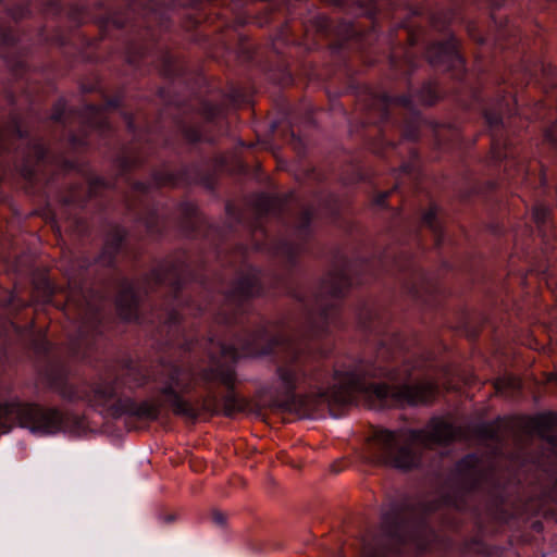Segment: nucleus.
<instances>
[{
    "label": "nucleus",
    "instance_id": "nucleus-62",
    "mask_svg": "<svg viewBox=\"0 0 557 557\" xmlns=\"http://www.w3.org/2000/svg\"><path fill=\"white\" fill-rule=\"evenodd\" d=\"M408 39L410 40V45L414 44L413 37L411 34H408Z\"/></svg>",
    "mask_w": 557,
    "mask_h": 557
},
{
    "label": "nucleus",
    "instance_id": "nucleus-12",
    "mask_svg": "<svg viewBox=\"0 0 557 557\" xmlns=\"http://www.w3.org/2000/svg\"><path fill=\"white\" fill-rule=\"evenodd\" d=\"M262 293L261 272L249 264H243L231 285L223 290L224 305L218 313V321L225 324H243V315L247 312L249 300Z\"/></svg>",
    "mask_w": 557,
    "mask_h": 557
},
{
    "label": "nucleus",
    "instance_id": "nucleus-10",
    "mask_svg": "<svg viewBox=\"0 0 557 557\" xmlns=\"http://www.w3.org/2000/svg\"><path fill=\"white\" fill-rule=\"evenodd\" d=\"M48 158V151L40 141H32L22 127L18 113L11 112L0 125V168L14 165L26 180L40 171Z\"/></svg>",
    "mask_w": 557,
    "mask_h": 557
},
{
    "label": "nucleus",
    "instance_id": "nucleus-61",
    "mask_svg": "<svg viewBox=\"0 0 557 557\" xmlns=\"http://www.w3.org/2000/svg\"><path fill=\"white\" fill-rule=\"evenodd\" d=\"M47 289H48V292H49V293H48V296H49V297H50V296H52L53 290H52V287H51L48 283H47Z\"/></svg>",
    "mask_w": 557,
    "mask_h": 557
},
{
    "label": "nucleus",
    "instance_id": "nucleus-30",
    "mask_svg": "<svg viewBox=\"0 0 557 557\" xmlns=\"http://www.w3.org/2000/svg\"><path fill=\"white\" fill-rule=\"evenodd\" d=\"M454 13L451 11H437L430 17V22L433 28L442 32L451 23Z\"/></svg>",
    "mask_w": 557,
    "mask_h": 557
},
{
    "label": "nucleus",
    "instance_id": "nucleus-35",
    "mask_svg": "<svg viewBox=\"0 0 557 557\" xmlns=\"http://www.w3.org/2000/svg\"><path fill=\"white\" fill-rule=\"evenodd\" d=\"M550 218V211L547 207L540 205L533 209V220L537 226L545 225Z\"/></svg>",
    "mask_w": 557,
    "mask_h": 557
},
{
    "label": "nucleus",
    "instance_id": "nucleus-13",
    "mask_svg": "<svg viewBox=\"0 0 557 557\" xmlns=\"http://www.w3.org/2000/svg\"><path fill=\"white\" fill-rule=\"evenodd\" d=\"M516 99L512 96H504L495 108L484 109V119L491 133V158L494 161L508 160L516 158V148L504 138L503 115H511L515 110Z\"/></svg>",
    "mask_w": 557,
    "mask_h": 557
},
{
    "label": "nucleus",
    "instance_id": "nucleus-33",
    "mask_svg": "<svg viewBox=\"0 0 557 557\" xmlns=\"http://www.w3.org/2000/svg\"><path fill=\"white\" fill-rule=\"evenodd\" d=\"M160 71L165 77H173L178 74L176 61L171 54L165 53L162 55Z\"/></svg>",
    "mask_w": 557,
    "mask_h": 557
},
{
    "label": "nucleus",
    "instance_id": "nucleus-42",
    "mask_svg": "<svg viewBox=\"0 0 557 557\" xmlns=\"http://www.w3.org/2000/svg\"><path fill=\"white\" fill-rule=\"evenodd\" d=\"M545 138L557 148V120L546 129Z\"/></svg>",
    "mask_w": 557,
    "mask_h": 557
},
{
    "label": "nucleus",
    "instance_id": "nucleus-25",
    "mask_svg": "<svg viewBox=\"0 0 557 557\" xmlns=\"http://www.w3.org/2000/svg\"><path fill=\"white\" fill-rule=\"evenodd\" d=\"M326 3L343 10H351L357 7L363 14L374 20L377 14L379 8L376 0H324Z\"/></svg>",
    "mask_w": 557,
    "mask_h": 557
},
{
    "label": "nucleus",
    "instance_id": "nucleus-53",
    "mask_svg": "<svg viewBox=\"0 0 557 557\" xmlns=\"http://www.w3.org/2000/svg\"><path fill=\"white\" fill-rule=\"evenodd\" d=\"M380 133H381V136H382L381 141H382V143H384V145H385L386 147H392V148H393V147H394V143H393V141H389V140H385V138H384V136H385V135H384V131H383V129H380Z\"/></svg>",
    "mask_w": 557,
    "mask_h": 557
},
{
    "label": "nucleus",
    "instance_id": "nucleus-51",
    "mask_svg": "<svg viewBox=\"0 0 557 557\" xmlns=\"http://www.w3.org/2000/svg\"><path fill=\"white\" fill-rule=\"evenodd\" d=\"M374 261H363L359 265L362 268L364 272H371L373 269Z\"/></svg>",
    "mask_w": 557,
    "mask_h": 557
},
{
    "label": "nucleus",
    "instance_id": "nucleus-7",
    "mask_svg": "<svg viewBox=\"0 0 557 557\" xmlns=\"http://www.w3.org/2000/svg\"><path fill=\"white\" fill-rule=\"evenodd\" d=\"M294 195L288 194L283 198L268 194H259L251 201L255 221L251 224L252 235L259 232L267 236L263 227V219L268 214L283 215L288 213L286 223L290 227L293 239H280L271 245L275 256L286 259L288 265L296 263L297 257L306 249V244L313 234L312 220L317 215V209L312 205L293 203Z\"/></svg>",
    "mask_w": 557,
    "mask_h": 557
},
{
    "label": "nucleus",
    "instance_id": "nucleus-59",
    "mask_svg": "<svg viewBox=\"0 0 557 557\" xmlns=\"http://www.w3.org/2000/svg\"><path fill=\"white\" fill-rule=\"evenodd\" d=\"M476 336H478V332H476V331H472V332H470V333H469V337H470L471 339L476 338Z\"/></svg>",
    "mask_w": 557,
    "mask_h": 557
},
{
    "label": "nucleus",
    "instance_id": "nucleus-45",
    "mask_svg": "<svg viewBox=\"0 0 557 557\" xmlns=\"http://www.w3.org/2000/svg\"><path fill=\"white\" fill-rule=\"evenodd\" d=\"M337 211H338L337 199L334 196H329L326 213L330 215H335L337 213Z\"/></svg>",
    "mask_w": 557,
    "mask_h": 557
},
{
    "label": "nucleus",
    "instance_id": "nucleus-27",
    "mask_svg": "<svg viewBox=\"0 0 557 557\" xmlns=\"http://www.w3.org/2000/svg\"><path fill=\"white\" fill-rule=\"evenodd\" d=\"M500 428L502 419L497 418L494 421L478 424L474 428V434L482 440L500 442Z\"/></svg>",
    "mask_w": 557,
    "mask_h": 557
},
{
    "label": "nucleus",
    "instance_id": "nucleus-44",
    "mask_svg": "<svg viewBox=\"0 0 557 557\" xmlns=\"http://www.w3.org/2000/svg\"><path fill=\"white\" fill-rule=\"evenodd\" d=\"M212 520L215 524L220 525V527H224L226 525V515L224 512H222L221 510L219 509H213L212 512Z\"/></svg>",
    "mask_w": 557,
    "mask_h": 557
},
{
    "label": "nucleus",
    "instance_id": "nucleus-39",
    "mask_svg": "<svg viewBox=\"0 0 557 557\" xmlns=\"http://www.w3.org/2000/svg\"><path fill=\"white\" fill-rule=\"evenodd\" d=\"M511 484V481L508 482V485L506 486H495L494 490H493V496L495 498V503L496 505H502L505 503V499H506V496L508 495V490H509V486Z\"/></svg>",
    "mask_w": 557,
    "mask_h": 557
},
{
    "label": "nucleus",
    "instance_id": "nucleus-52",
    "mask_svg": "<svg viewBox=\"0 0 557 557\" xmlns=\"http://www.w3.org/2000/svg\"><path fill=\"white\" fill-rule=\"evenodd\" d=\"M143 55H144V54H143L141 52L139 53V55H138V57L133 55V54L129 52V53H128V55H127V61H128V63H131V64H136L137 60H138L139 58H143Z\"/></svg>",
    "mask_w": 557,
    "mask_h": 557
},
{
    "label": "nucleus",
    "instance_id": "nucleus-19",
    "mask_svg": "<svg viewBox=\"0 0 557 557\" xmlns=\"http://www.w3.org/2000/svg\"><path fill=\"white\" fill-rule=\"evenodd\" d=\"M395 267L399 271H410L412 282L407 283L408 293L416 299L426 301L425 295H430L435 290V285L431 283L425 274L421 272L416 264L410 260L407 252L401 251L395 259Z\"/></svg>",
    "mask_w": 557,
    "mask_h": 557
},
{
    "label": "nucleus",
    "instance_id": "nucleus-24",
    "mask_svg": "<svg viewBox=\"0 0 557 557\" xmlns=\"http://www.w3.org/2000/svg\"><path fill=\"white\" fill-rule=\"evenodd\" d=\"M420 228H428L433 235L434 245L438 247L442 243V222L438 218V208L431 205L421 215Z\"/></svg>",
    "mask_w": 557,
    "mask_h": 557
},
{
    "label": "nucleus",
    "instance_id": "nucleus-40",
    "mask_svg": "<svg viewBox=\"0 0 557 557\" xmlns=\"http://www.w3.org/2000/svg\"><path fill=\"white\" fill-rule=\"evenodd\" d=\"M494 386L497 392H503L506 388H513L516 387V380L512 377L509 379H497L494 383Z\"/></svg>",
    "mask_w": 557,
    "mask_h": 557
},
{
    "label": "nucleus",
    "instance_id": "nucleus-21",
    "mask_svg": "<svg viewBox=\"0 0 557 557\" xmlns=\"http://www.w3.org/2000/svg\"><path fill=\"white\" fill-rule=\"evenodd\" d=\"M180 224L187 235H191L200 228L203 218L199 213L198 207L190 201H184L178 207Z\"/></svg>",
    "mask_w": 557,
    "mask_h": 557
},
{
    "label": "nucleus",
    "instance_id": "nucleus-47",
    "mask_svg": "<svg viewBox=\"0 0 557 557\" xmlns=\"http://www.w3.org/2000/svg\"><path fill=\"white\" fill-rule=\"evenodd\" d=\"M230 97H231V101L234 104H239L245 101V96L242 92H239L238 90H233L230 94Z\"/></svg>",
    "mask_w": 557,
    "mask_h": 557
},
{
    "label": "nucleus",
    "instance_id": "nucleus-22",
    "mask_svg": "<svg viewBox=\"0 0 557 557\" xmlns=\"http://www.w3.org/2000/svg\"><path fill=\"white\" fill-rule=\"evenodd\" d=\"M147 371L137 364L127 366L123 372L115 379L117 385L127 386L129 389L140 387L148 382Z\"/></svg>",
    "mask_w": 557,
    "mask_h": 557
},
{
    "label": "nucleus",
    "instance_id": "nucleus-15",
    "mask_svg": "<svg viewBox=\"0 0 557 557\" xmlns=\"http://www.w3.org/2000/svg\"><path fill=\"white\" fill-rule=\"evenodd\" d=\"M121 104V98L114 97L108 99L103 104H86L79 113V123L82 124L81 134H71L70 143L77 149L88 145L87 136L89 132H97L103 137L112 135L113 129L108 122L107 111L116 109Z\"/></svg>",
    "mask_w": 557,
    "mask_h": 557
},
{
    "label": "nucleus",
    "instance_id": "nucleus-6",
    "mask_svg": "<svg viewBox=\"0 0 557 557\" xmlns=\"http://www.w3.org/2000/svg\"><path fill=\"white\" fill-rule=\"evenodd\" d=\"M460 431L454 424L434 419L430 430H395L377 428L372 432L368 444L369 459L376 465L400 470H410L420 462L416 444L431 447L446 445L459 437Z\"/></svg>",
    "mask_w": 557,
    "mask_h": 557
},
{
    "label": "nucleus",
    "instance_id": "nucleus-63",
    "mask_svg": "<svg viewBox=\"0 0 557 557\" xmlns=\"http://www.w3.org/2000/svg\"><path fill=\"white\" fill-rule=\"evenodd\" d=\"M12 302V296H9L8 301L4 304V306H9Z\"/></svg>",
    "mask_w": 557,
    "mask_h": 557
},
{
    "label": "nucleus",
    "instance_id": "nucleus-60",
    "mask_svg": "<svg viewBox=\"0 0 557 557\" xmlns=\"http://www.w3.org/2000/svg\"><path fill=\"white\" fill-rule=\"evenodd\" d=\"M410 156L412 159H417V157H418L417 151L414 149H410Z\"/></svg>",
    "mask_w": 557,
    "mask_h": 557
},
{
    "label": "nucleus",
    "instance_id": "nucleus-36",
    "mask_svg": "<svg viewBox=\"0 0 557 557\" xmlns=\"http://www.w3.org/2000/svg\"><path fill=\"white\" fill-rule=\"evenodd\" d=\"M32 348L37 355L46 356L50 351V343L44 336H37L32 341Z\"/></svg>",
    "mask_w": 557,
    "mask_h": 557
},
{
    "label": "nucleus",
    "instance_id": "nucleus-41",
    "mask_svg": "<svg viewBox=\"0 0 557 557\" xmlns=\"http://www.w3.org/2000/svg\"><path fill=\"white\" fill-rule=\"evenodd\" d=\"M47 376L54 383H60L65 376L63 367H58L55 370H47Z\"/></svg>",
    "mask_w": 557,
    "mask_h": 557
},
{
    "label": "nucleus",
    "instance_id": "nucleus-46",
    "mask_svg": "<svg viewBox=\"0 0 557 557\" xmlns=\"http://www.w3.org/2000/svg\"><path fill=\"white\" fill-rule=\"evenodd\" d=\"M398 186L395 185L393 189L391 190H386V191H382L380 193L375 199H374V203L377 205V206H384L385 205V200L386 198L397 188Z\"/></svg>",
    "mask_w": 557,
    "mask_h": 557
},
{
    "label": "nucleus",
    "instance_id": "nucleus-14",
    "mask_svg": "<svg viewBox=\"0 0 557 557\" xmlns=\"http://www.w3.org/2000/svg\"><path fill=\"white\" fill-rule=\"evenodd\" d=\"M197 110L203 117V122L195 117L183 119L177 122V129L188 144L213 143L214 136L210 134L207 126L211 125L221 131V122L225 117V106L205 100L200 102Z\"/></svg>",
    "mask_w": 557,
    "mask_h": 557
},
{
    "label": "nucleus",
    "instance_id": "nucleus-26",
    "mask_svg": "<svg viewBox=\"0 0 557 557\" xmlns=\"http://www.w3.org/2000/svg\"><path fill=\"white\" fill-rule=\"evenodd\" d=\"M540 71L541 77L539 78V83L545 88V89H553L557 87V72L555 71V67H553L552 64L541 63L536 66L534 72L528 71L524 74V81L525 84H529L533 77L535 76V73Z\"/></svg>",
    "mask_w": 557,
    "mask_h": 557
},
{
    "label": "nucleus",
    "instance_id": "nucleus-64",
    "mask_svg": "<svg viewBox=\"0 0 557 557\" xmlns=\"http://www.w3.org/2000/svg\"><path fill=\"white\" fill-rule=\"evenodd\" d=\"M373 149H374L375 153H377V154L382 153V151L380 149H377L376 147H374Z\"/></svg>",
    "mask_w": 557,
    "mask_h": 557
},
{
    "label": "nucleus",
    "instance_id": "nucleus-28",
    "mask_svg": "<svg viewBox=\"0 0 557 557\" xmlns=\"http://www.w3.org/2000/svg\"><path fill=\"white\" fill-rule=\"evenodd\" d=\"M419 102L424 106H432L438 99L437 87L435 83L428 82L422 85L416 95Z\"/></svg>",
    "mask_w": 557,
    "mask_h": 557
},
{
    "label": "nucleus",
    "instance_id": "nucleus-32",
    "mask_svg": "<svg viewBox=\"0 0 557 557\" xmlns=\"http://www.w3.org/2000/svg\"><path fill=\"white\" fill-rule=\"evenodd\" d=\"M435 139L438 146L446 145L458 137V131L451 126H438L434 128Z\"/></svg>",
    "mask_w": 557,
    "mask_h": 557
},
{
    "label": "nucleus",
    "instance_id": "nucleus-38",
    "mask_svg": "<svg viewBox=\"0 0 557 557\" xmlns=\"http://www.w3.org/2000/svg\"><path fill=\"white\" fill-rule=\"evenodd\" d=\"M29 14V9L27 5L18 4L11 9H9V15L14 20L15 22H18L23 18H25Z\"/></svg>",
    "mask_w": 557,
    "mask_h": 557
},
{
    "label": "nucleus",
    "instance_id": "nucleus-4",
    "mask_svg": "<svg viewBox=\"0 0 557 557\" xmlns=\"http://www.w3.org/2000/svg\"><path fill=\"white\" fill-rule=\"evenodd\" d=\"M125 230L113 226L107 235L103 248L95 260L96 264L109 268L112 284L117 288L115 306L119 315L127 321L138 318V304L140 293L148 295L161 286L169 288V300L164 309L158 313L161 323L173 326L180 323L181 313L174 305L178 300V293L183 283L189 276L188 256L185 251H177L159 262L149 273L136 283L121 276L114 269L115 257L125 239Z\"/></svg>",
    "mask_w": 557,
    "mask_h": 557
},
{
    "label": "nucleus",
    "instance_id": "nucleus-54",
    "mask_svg": "<svg viewBox=\"0 0 557 557\" xmlns=\"http://www.w3.org/2000/svg\"><path fill=\"white\" fill-rule=\"evenodd\" d=\"M83 92H92L95 90V86H86L82 85Z\"/></svg>",
    "mask_w": 557,
    "mask_h": 557
},
{
    "label": "nucleus",
    "instance_id": "nucleus-3",
    "mask_svg": "<svg viewBox=\"0 0 557 557\" xmlns=\"http://www.w3.org/2000/svg\"><path fill=\"white\" fill-rule=\"evenodd\" d=\"M338 383L319 393L320 403H326L330 410L357 401L363 396L371 407H413L433 401L438 386L432 381L411 383L408 374L381 364L360 362L351 371L339 374Z\"/></svg>",
    "mask_w": 557,
    "mask_h": 557
},
{
    "label": "nucleus",
    "instance_id": "nucleus-16",
    "mask_svg": "<svg viewBox=\"0 0 557 557\" xmlns=\"http://www.w3.org/2000/svg\"><path fill=\"white\" fill-rule=\"evenodd\" d=\"M113 185L102 177H94L85 183H74L69 185L59 195V202L64 214L71 216V210L84 208L87 200L102 195L103 191L112 188Z\"/></svg>",
    "mask_w": 557,
    "mask_h": 557
},
{
    "label": "nucleus",
    "instance_id": "nucleus-18",
    "mask_svg": "<svg viewBox=\"0 0 557 557\" xmlns=\"http://www.w3.org/2000/svg\"><path fill=\"white\" fill-rule=\"evenodd\" d=\"M145 135L137 134L135 139L125 146L117 156L115 163L121 175L140 168L154 151V146Z\"/></svg>",
    "mask_w": 557,
    "mask_h": 557
},
{
    "label": "nucleus",
    "instance_id": "nucleus-11",
    "mask_svg": "<svg viewBox=\"0 0 557 557\" xmlns=\"http://www.w3.org/2000/svg\"><path fill=\"white\" fill-rule=\"evenodd\" d=\"M400 107L411 113L406 119L401 132L404 139L416 141L420 136L421 116L412 111L411 95L389 97L386 94H376L370 89L360 91L356 100V110L362 115V125H376L388 119L394 108Z\"/></svg>",
    "mask_w": 557,
    "mask_h": 557
},
{
    "label": "nucleus",
    "instance_id": "nucleus-37",
    "mask_svg": "<svg viewBox=\"0 0 557 557\" xmlns=\"http://www.w3.org/2000/svg\"><path fill=\"white\" fill-rule=\"evenodd\" d=\"M65 102L64 100L60 99L57 101L52 108V113L50 115V119L54 122H63V117L65 115ZM64 123H66L64 121Z\"/></svg>",
    "mask_w": 557,
    "mask_h": 557
},
{
    "label": "nucleus",
    "instance_id": "nucleus-31",
    "mask_svg": "<svg viewBox=\"0 0 557 557\" xmlns=\"http://www.w3.org/2000/svg\"><path fill=\"white\" fill-rule=\"evenodd\" d=\"M391 66L396 70H401L405 74H410L414 69L413 57L408 52L405 53L404 60H398L395 52L391 54L389 58Z\"/></svg>",
    "mask_w": 557,
    "mask_h": 557
},
{
    "label": "nucleus",
    "instance_id": "nucleus-34",
    "mask_svg": "<svg viewBox=\"0 0 557 557\" xmlns=\"http://www.w3.org/2000/svg\"><path fill=\"white\" fill-rule=\"evenodd\" d=\"M15 41L16 37L13 29L7 25L4 20L0 18V46L11 47Z\"/></svg>",
    "mask_w": 557,
    "mask_h": 557
},
{
    "label": "nucleus",
    "instance_id": "nucleus-29",
    "mask_svg": "<svg viewBox=\"0 0 557 557\" xmlns=\"http://www.w3.org/2000/svg\"><path fill=\"white\" fill-rule=\"evenodd\" d=\"M311 29L321 36H327L332 30V21L325 15H317L306 26L307 32Z\"/></svg>",
    "mask_w": 557,
    "mask_h": 557
},
{
    "label": "nucleus",
    "instance_id": "nucleus-43",
    "mask_svg": "<svg viewBox=\"0 0 557 557\" xmlns=\"http://www.w3.org/2000/svg\"><path fill=\"white\" fill-rule=\"evenodd\" d=\"M247 252V248L244 245H238L235 250L232 252L231 263L242 261L245 258Z\"/></svg>",
    "mask_w": 557,
    "mask_h": 557
},
{
    "label": "nucleus",
    "instance_id": "nucleus-9",
    "mask_svg": "<svg viewBox=\"0 0 557 557\" xmlns=\"http://www.w3.org/2000/svg\"><path fill=\"white\" fill-rule=\"evenodd\" d=\"M63 310L77 325V337L71 343L73 356L88 358L102 336L100 305L89 295L81 277L69 276V290Z\"/></svg>",
    "mask_w": 557,
    "mask_h": 557
},
{
    "label": "nucleus",
    "instance_id": "nucleus-1",
    "mask_svg": "<svg viewBox=\"0 0 557 557\" xmlns=\"http://www.w3.org/2000/svg\"><path fill=\"white\" fill-rule=\"evenodd\" d=\"M357 268L345 257L335 259L331 270L322 278L317 292L310 296L295 289L293 296L304 306L306 326L301 338L285 333H273V325L255 318L253 329L243 327L231 344L216 343L210 350L211 364L195 373L190 368L163 364L153 375L154 388L150 399L136 401L131 397H117L112 406L113 416L156 421L162 409L174 416L196 421L201 412L233 417L247 408L245 398L234 389L236 373L233 367L244 356L275 354L280 359L276 373L278 385L271 406L284 412L305 414L308 397L301 391L322 380L319 359L329 350L317 349L315 339L339 326L337 299L352 285L351 272Z\"/></svg>",
    "mask_w": 557,
    "mask_h": 557
},
{
    "label": "nucleus",
    "instance_id": "nucleus-48",
    "mask_svg": "<svg viewBox=\"0 0 557 557\" xmlns=\"http://www.w3.org/2000/svg\"><path fill=\"white\" fill-rule=\"evenodd\" d=\"M416 165L413 162H407V163H404L401 166H400V171L401 172H405V173H410L414 170Z\"/></svg>",
    "mask_w": 557,
    "mask_h": 557
},
{
    "label": "nucleus",
    "instance_id": "nucleus-57",
    "mask_svg": "<svg viewBox=\"0 0 557 557\" xmlns=\"http://www.w3.org/2000/svg\"><path fill=\"white\" fill-rule=\"evenodd\" d=\"M78 267L81 269H87L89 267V263L86 260H82L78 262Z\"/></svg>",
    "mask_w": 557,
    "mask_h": 557
},
{
    "label": "nucleus",
    "instance_id": "nucleus-23",
    "mask_svg": "<svg viewBox=\"0 0 557 557\" xmlns=\"http://www.w3.org/2000/svg\"><path fill=\"white\" fill-rule=\"evenodd\" d=\"M119 388L120 386L116 381L111 383H98L91 388L88 400L92 406H106L113 398L117 397Z\"/></svg>",
    "mask_w": 557,
    "mask_h": 557
},
{
    "label": "nucleus",
    "instance_id": "nucleus-55",
    "mask_svg": "<svg viewBox=\"0 0 557 557\" xmlns=\"http://www.w3.org/2000/svg\"><path fill=\"white\" fill-rule=\"evenodd\" d=\"M493 8H500L503 4V0H490Z\"/></svg>",
    "mask_w": 557,
    "mask_h": 557
},
{
    "label": "nucleus",
    "instance_id": "nucleus-56",
    "mask_svg": "<svg viewBox=\"0 0 557 557\" xmlns=\"http://www.w3.org/2000/svg\"><path fill=\"white\" fill-rule=\"evenodd\" d=\"M77 227L79 228V232H83L85 228V222L82 220H76Z\"/></svg>",
    "mask_w": 557,
    "mask_h": 557
},
{
    "label": "nucleus",
    "instance_id": "nucleus-20",
    "mask_svg": "<svg viewBox=\"0 0 557 557\" xmlns=\"http://www.w3.org/2000/svg\"><path fill=\"white\" fill-rule=\"evenodd\" d=\"M360 326L374 334H381L386 325L387 317L373 305H364L358 313Z\"/></svg>",
    "mask_w": 557,
    "mask_h": 557
},
{
    "label": "nucleus",
    "instance_id": "nucleus-17",
    "mask_svg": "<svg viewBox=\"0 0 557 557\" xmlns=\"http://www.w3.org/2000/svg\"><path fill=\"white\" fill-rule=\"evenodd\" d=\"M425 54L432 66L455 70L458 78L460 77L465 61L458 49V40L454 36L430 45Z\"/></svg>",
    "mask_w": 557,
    "mask_h": 557
},
{
    "label": "nucleus",
    "instance_id": "nucleus-49",
    "mask_svg": "<svg viewBox=\"0 0 557 557\" xmlns=\"http://www.w3.org/2000/svg\"><path fill=\"white\" fill-rule=\"evenodd\" d=\"M110 23H112L116 28H122L125 25V22L122 18L115 16L110 18Z\"/></svg>",
    "mask_w": 557,
    "mask_h": 557
},
{
    "label": "nucleus",
    "instance_id": "nucleus-5",
    "mask_svg": "<svg viewBox=\"0 0 557 557\" xmlns=\"http://www.w3.org/2000/svg\"><path fill=\"white\" fill-rule=\"evenodd\" d=\"M244 163L235 154H219L213 159L212 170L205 171L200 164L182 168L177 172L158 170L152 173V182H134L131 195L126 198V206L133 211L138 221L143 222L149 235L161 234L164 219L159 208L150 206L148 195L152 188L177 187L181 185L202 184L212 188L215 175L222 172L243 173Z\"/></svg>",
    "mask_w": 557,
    "mask_h": 557
},
{
    "label": "nucleus",
    "instance_id": "nucleus-2",
    "mask_svg": "<svg viewBox=\"0 0 557 557\" xmlns=\"http://www.w3.org/2000/svg\"><path fill=\"white\" fill-rule=\"evenodd\" d=\"M453 479L458 490L437 499L407 495L382 507L379 532L363 544L360 557H421L442 547L430 516L443 507L470 509L469 498L494 480V472L475 454H468L456 463Z\"/></svg>",
    "mask_w": 557,
    "mask_h": 557
},
{
    "label": "nucleus",
    "instance_id": "nucleus-8",
    "mask_svg": "<svg viewBox=\"0 0 557 557\" xmlns=\"http://www.w3.org/2000/svg\"><path fill=\"white\" fill-rule=\"evenodd\" d=\"M7 387L0 382V431L9 432L14 426L28 429L33 433L55 434L72 429L78 423L76 416L55 407L23 403L5 398Z\"/></svg>",
    "mask_w": 557,
    "mask_h": 557
},
{
    "label": "nucleus",
    "instance_id": "nucleus-58",
    "mask_svg": "<svg viewBox=\"0 0 557 557\" xmlns=\"http://www.w3.org/2000/svg\"><path fill=\"white\" fill-rule=\"evenodd\" d=\"M381 346H382V347H380V354L382 355V358H383V359H385V358H386V357H385V352H386V351L384 350V346H385V344L382 342V343H381Z\"/></svg>",
    "mask_w": 557,
    "mask_h": 557
},
{
    "label": "nucleus",
    "instance_id": "nucleus-50",
    "mask_svg": "<svg viewBox=\"0 0 557 557\" xmlns=\"http://www.w3.org/2000/svg\"><path fill=\"white\" fill-rule=\"evenodd\" d=\"M125 121L128 129L135 132V119L132 115L125 114Z\"/></svg>",
    "mask_w": 557,
    "mask_h": 557
}]
</instances>
